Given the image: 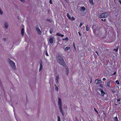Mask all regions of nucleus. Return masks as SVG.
<instances>
[{"mask_svg": "<svg viewBox=\"0 0 121 121\" xmlns=\"http://www.w3.org/2000/svg\"><path fill=\"white\" fill-rule=\"evenodd\" d=\"M94 110H95L96 112H97V111L96 110V109H95V108H94Z\"/></svg>", "mask_w": 121, "mask_h": 121, "instance_id": "nucleus-38", "label": "nucleus"}, {"mask_svg": "<svg viewBox=\"0 0 121 121\" xmlns=\"http://www.w3.org/2000/svg\"><path fill=\"white\" fill-rule=\"evenodd\" d=\"M20 1H21L22 2H25V0H20Z\"/></svg>", "mask_w": 121, "mask_h": 121, "instance_id": "nucleus-31", "label": "nucleus"}, {"mask_svg": "<svg viewBox=\"0 0 121 121\" xmlns=\"http://www.w3.org/2000/svg\"><path fill=\"white\" fill-rule=\"evenodd\" d=\"M114 121H118V119L117 117H114Z\"/></svg>", "mask_w": 121, "mask_h": 121, "instance_id": "nucleus-21", "label": "nucleus"}, {"mask_svg": "<svg viewBox=\"0 0 121 121\" xmlns=\"http://www.w3.org/2000/svg\"><path fill=\"white\" fill-rule=\"evenodd\" d=\"M108 16V13H104L100 14L99 16L100 18H106Z\"/></svg>", "mask_w": 121, "mask_h": 121, "instance_id": "nucleus-4", "label": "nucleus"}, {"mask_svg": "<svg viewBox=\"0 0 121 121\" xmlns=\"http://www.w3.org/2000/svg\"><path fill=\"white\" fill-rule=\"evenodd\" d=\"M116 73V72H115L114 73L112 74H111V75H115Z\"/></svg>", "mask_w": 121, "mask_h": 121, "instance_id": "nucleus-30", "label": "nucleus"}, {"mask_svg": "<svg viewBox=\"0 0 121 121\" xmlns=\"http://www.w3.org/2000/svg\"><path fill=\"white\" fill-rule=\"evenodd\" d=\"M70 19L72 20H74L75 18L73 17L71 18H70Z\"/></svg>", "mask_w": 121, "mask_h": 121, "instance_id": "nucleus-24", "label": "nucleus"}, {"mask_svg": "<svg viewBox=\"0 0 121 121\" xmlns=\"http://www.w3.org/2000/svg\"><path fill=\"white\" fill-rule=\"evenodd\" d=\"M54 38L53 37H51L50 38L49 40V41L50 43L52 44L53 42V39Z\"/></svg>", "mask_w": 121, "mask_h": 121, "instance_id": "nucleus-7", "label": "nucleus"}, {"mask_svg": "<svg viewBox=\"0 0 121 121\" xmlns=\"http://www.w3.org/2000/svg\"><path fill=\"white\" fill-rule=\"evenodd\" d=\"M70 49V47H66L65 49V51H67L69 49Z\"/></svg>", "mask_w": 121, "mask_h": 121, "instance_id": "nucleus-18", "label": "nucleus"}, {"mask_svg": "<svg viewBox=\"0 0 121 121\" xmlns=\"http://www.w3.org/2000/svg\"><path fill=\"white\" fill-rule=\"evenodd\" d=\"M64 39H63V40H64Z\"/></svg>", "mask_w": 121, "mask_h": 121, "instance_id": "nucleus-45", "label": "nucleus"}, {"mask_svg": "<svg viewBox=\"0 0 121 121\" xmlns=\"http://www.w3.org/2000/svg\"><path fill=\"white\" fill-rule=\"evenodd\" d=\"M100 91L101 92V95L102 96H104L105 94V93L103 92V90L101 89L100 90Z\"/></svg>", "mask_w": 121, "mask_h": 121, "instance_id": "nucleus-17", "label": "nucleus"}, {"mask_svg": "<svg viewBox=\"0 0 121 121\" xmlns=\"http://www.w3.org/2000/svg\"><path fill=\"white\" fill-rule=\"evenodd\" d=\"M99 86L101 87H103V86L102 84H100Z\"/></svg>", "mask_w": 121, "mask_h": 121, "instance_id": "nucleus-36", "label": "nucleus"}, {"mask_svg": "<svg viewBox=\"0 0 121 121\" xmlns=\"http://www.w3.org/2000/svg\"><path fill=\"white\" fill-rule=\"evenodd\" d=\"M89 1L90 3L92 5H94V3L93 2V0H89Z\"/></svg>", "mask_w": 121, "mask_h": 121, "instance_id": "nucleus-16", "label": "nucleus"}, {"mask_svg": "<svg viewBox=\"0 0 121 121\" xmlns=\"http://www.w3.org/2000/svg\"><path fill=\"white\" fill-rule=\"evenodd\" d=\"M58 121H60V118L59 117H58Z\"/></svg>", "mask_w": 121, "mask_h": 121, "instance_id": "nucleus-27", "label": "nucleus"}, {"mask_svg": "<svg viewBox=\"0 0 121 121\" xmlns=\"http://www.w3.org/2000/svg\"><path fill=\"white\" fill-rule=\"evenodd\" d=\"M120 99H117V102H118V101H120Z\"/></svg>", "mask_w": 121, "mask_h": 121, "instance_id": "nucleus-37", "label": "nucleus"}, {"mask_svg": "<svg viewBox=\"0 0 121 121\" xmlns=\"http://www.w3.org/2000/svg\"><path fill=\"white\" fill-rule=\"evenodd\" d=\"M58 105L59 107L60 111L61 112L63 116L64 115V113L62 110L61 100L60 98H59L58 101Z\"/></svg>", "mask_w": 121, "mask_h": 121, "instance_id": "nucleus-2", "label": "nucleus"}, {"mask_svg": "<svg viewBox=\"0 0 121 121\" xmlns=\"http://www.w3.org/2000/svg\"><path fill=\"white\" fill-rule=\"evenodd\" d=\"M67 16L69 18V19H70L71 17H70V16L68 13L67 14Z\"/></svg>", "mask_w": 121, "mask_h": 121, "instance_id": "nucleus-22", "label": "nucleus"}, {"mask_svg": "<svg viewBox=\"0 0 121 121\" xmlns=\"http://www.w3.org/2000/svg\"><path fill=\"white\" fill-rule=\"evenodd\" d=\"M80 10L82 13H83L86 10V9L83 7H81L80 9Z\"/></svg>", "mask_w": 121, "mask_h": 121, "instance_id": "nucleus-8", "label": "nucleus"}, {"mask_svg": "<svg viewBox=\"0 0 121 121\" xmlns=\"http://www.w3.org/2000/svg\"><path fill=\"white\" fill-rule=\"evenodd\" d=\"M35 29L36 31L38 32V34L39 35H40L42 34V32L38 26H35Z\"/></svg>", "mask_w": 121, "mask_h": 121, "instance_id": "nucleus-5", "label": "nucleus"}, {"mask_svg": "<svg viewBox=\"0 0 121 121\" xmlns=\"http://www.w3.org/2000/svg\"><path fill=\"white\" fill-rule=\"evenodd\" d=\"M73 44H74V49L75 50V49H76V47H75V44H74V43H73Z\"/></svg>", "mask_w": 121, "mask_h": 121, "instance_id": "nucleus-35", "label": "nucleus"}, {"mask_svg": "<svg viewBox=\"0 0 121 121\" xmlns=\"http://www.w3.org/2000/svg\"><path fill=\"white\" fill-rule=\"evenodd\" d=\"M56 35H57L58 36H60V34L59 33H56Z\"/></svg>", "mask_w": 121, "mask_h": 121, "instance_id": "nucleus-25", "label": "nucleus"}, {"mask_svg": "<svg viewBox=\"0 0 121 121\" xmlns=\"http://www.w3.org/2000/svg\"><path fill=\"white\" fill-rule=\"evenodd\" d=\"M8 61L12 68L14 69H16V67L15 66V64L14 62L9 59H8Z\"/></svg>", "mask_w": 121, "mask_h": 121, "instance_id": "nucleus-3", "label": "nucleus"}, {"mask_svg": "<svg viewBox=\"0 0 121 121\" xmlns=\"http://www.w3.org/2000/svg\"><path fill=\"white\" fill-rule=\"evenodd\" d=\"M116 83L118 85H119V82L118 80H116Z\"/></svg>", "mask_w": 121, "mask_h": 121, "instance_id": "nucleus-23", "label": "nucleus"}, {"mask_svg": "<svg viewBox=\"0 0 121 121\" xmlns=\"http://www.w3.org/2000/svg\"><path fill=\"white\" fill-rule=\"evenodd\" d=\"M4 26L5 28L6 29H7L9 26L8 23L7 22H5L4 23Z\"/></svg>", "mask_w": 121, "mask_h": 121, "instance_id": "nucleus-11", "label": "nucleus"}, {"mask_svg": "<svg viewBox=\"0 0 121 121\" xmlns=\"http://www.w3.org/2000/svg\"><path fill=\"white\" fill-rule=\"evenodd\" d=\"M73 45L74 46V44H73Z\"/></svg>", "mask_w": 121, "mask_h": 121, "instance_id": "nucleus-46", "label": "nucleus"}, {"mask_svg": "<svg viewBox=\"0 0 121 121\" xmlns=\"http://www.w3.org/2000/svg\"><path fill=\"white\" fill-rule=\"evenodd\" d=\"M95 52L96 53L98 54V52H97L96 51Z\"/></svg>", "mask_w": 121, "mask_h": 121, "instance_id": "nucleus-43", "label": "nucleus"}, {"mask_svg": "<svg viewBox=\"0 0 121 121\" xmlns=\"http://www.w3.org/2000/svg\"><path fill=\"white\" fill-rule=\"evenodd\" d=\"M59 78V76H57L56 78V83H58V80Z\"/></svg>", "mask_w": 121, "mask_h": 121, "instance_id": "nucleus-14", "label": "nucleus"}, {"mask_svg": "<svg viewBox=\"0 0 121 121\" xmlns=\"http://www.w3.org/2000/svg\"><path fill=\"white\" fill-rule=\"evenodd\" d=\"M55 90L57 91L58 90V87L56 85H55Z\"/></svg>", "mask_w": 121, "mask_h": 121, "instance_id": "nucleus-20", "label": "nucleus"}, {"mask_svg": "<svg viewBox=\"0 0 121 121\" xmlns=\"http://www.w3.org/2000/svg\"><path fill=\"white\" fill-rule=\"evenodd\" d=\"M100 0H98V1H99Z\"/></svg>", "mask_w": 121, "mask_h": 121, "instance_id": "nucleus-44", "label": "nucleus"}, {"mask_svg": "<svg viewBox=\"0 0 121 121\" xmlns=\"http://www.w3.org/2000/svg\"><path fill=\"white\" fill-rule=\"evenodd\" d=\"M79 35H80V36H81V34H80V33L79 32L78 33Z\"/></svg>", "mask_w": 121, "mask_h": 121, "instance_id": "nucleus-40", "label": "nucleus"}, {"mask_svg": "<svg viewBox=\"0 0 121 121\" xmlns=\"http://www.w3.org/2000/svg\"><path fill=\"white\" fill-rule=\"evenodd\" d=\"M98 27L96 25H95L92 26V28L93 30H96L97 28Z\"/></svg>", "mask_w": 121, "mask_h": 121, "instance_id": "nucleus-10", "label": "nucleus"}, {"mask_svg": "<svg viewBox=\"0 0 121 121\" xmlns=\"http://www.w3.org/2000/svg\"><path fill=\"white\" fill-rule=\"evenodd\" d=\"M40 68L39 69V71L40 72L42 70L43 68V67L42 65V61L41 60L40 61Z\"/></svg>", "mask_w": 121, "mask_h": 121, "instance_id": "nucleus-6", "label": "nucleus"}, {"mask_svg": "<svg viewBox=\"0 0 121 121\" xmlns=\"http://www.w3.org/2000/svg\"><path fill=\"white\" fill-rule=\"evenodd\" d=\"M86 30L87 31H88L89 30V27L87 25H86Z\"/></svg>", "mask_w": 121, "mask_h": 121, "instance_id": "nucleus-19", "label": "nucleus"}, {"mask_svg": "<svg viewBox=\"0 0 121 121\" xmlns=\"http://www.w3.org/2000/svg\"><path fill=\"white\" fill-rule=\"evenodd\" d=\"M111 85L112 83H111L110 81H109L107 82V86L110 87L111 86Z\"/></svg>", "mask_w": 121, "mask_h": 121, "instance_id": "nucleus-9", "label": "nucleus"}, {"mask_svg": "<svg viewBox=\"0 0 121 121\" xmlns=\"http://www.w3.org/2000/svg\"><path fill=\"white\" fill-rule=\"evenodd\" d=\"M65 71L66 74L67 75H68L69 73L68 69L67 68H66L65 69Z\"/></svg>", "mask_w": 121, "mask_h": 121, "instance_id": "nucleus-13", "label": "nucleus"}, {"mask_svg": "<svg viewBox=\"0 0 121 121\" xmlns=\"http://www.w3.org/2000/svg\"><path fill=\"white\" fill-rule=\"evenodd\" d=\"M95 82L96 84L101 83V81L100 80L96 79L95 81Z\"/></svg>", "mask_w": 121, "mask_h": 121, "instance_id": "nucleus-12", "label": "nucleus"}, {"mask_svg": "<svg viewBox=\"0 0 121 121\" xmlns=\"http://www.w3.org/2000/svg\"><path fill=\"white\" fill-rule=\"evenodd\" d=\"M52 32L53 31H52L51 30L50 31V33L51 34H52Z\"/></svg>", "mask_w": 121, "mask_h": 121, "instance_id": "nucleus-32", "label": "nucleus"}, {"mask_svg": "<svg viewBox=\"0 0 121 121\" xmlns=\"http://www.w3.org/2000/svg\"><path fill=\"white\" fill-rule=\"evenodd\" d=\"M83 25V24L81 23H80V25H79V27L80 28H81V27L82 26V25Z\"/></svg>", "mask_w": 121, "mask_h": 121, "instance_id": "nucleus-26", "label": "nucleus"}, {"mask_svg": "<svg viewBox=\"0 0 121 121\" xmlns=\"http://www.w3.org/2000/svg\"><path fill=\"white\" fill-rule=\"evenodd\" d=\"M65 39L66 40H67L68 39V38H67Z\"/></svg>", "mask_w": 121, "mask_h": 121, "instance_id": "nucleus-42", "label": "nucleus"}, {"mask_svg": "<svg viewBox=\"0 0 121 121\" xmlns=\"http://www.w3.org/2000/svg\"><path fill=\"white\" fill-rule=\"evenodd\" d=\"M50 3L51 4L52 3V2H51V0H50Z\"/></svg>", "mask_w": 121, "mask_h": 121, "instance_id": "nucleus-41", "label": "nucleus"}, {"mask_svg": "<svg viewBox=\"0 0 121 121\" xmlns=\"http://www.w3.org/2000/svg\"><path fill=\"white\" fill-rule=\"evenodd\" d=\"M103 81H105L106 80V78H103Z\"/></svg>", "mask_w": 121, "mask_h": 121, "instance_id": "nucleus-34", "label": "nucleus"}, {"mask_svg": "<svg viewBox=\"0 0 121 121\" xmlns=\"http://www.w3.org/2000/svg\"><path fill=\"white\" fill-rule=\"evenodd\" d=\"M114 51H115L116 52H117L118 51V49H115L114 50Z\"/></svg>", "mask_w": 121, "mask_h": 121, "instance_id": "nucleus-29", "label": "nucleus"}, {"mask_svg": "<svg viewBox=\"0 0 121 121\" xmlns=\"http://www.w3.org/2000/svg\"><path fill=\"white\" fill-rule=\"evenodd\" d=\"M24 29L23 28H22L21 30V34L22 35H24Z\"/></svg>", "mask_w": 121, "mask_h": 121, "instance_id": "nucleus-15", "label": "nucleus"}, {"mask_svg": "<svg viewBox=\"0 0 121 121\" xmlns=\"http://www.w3.org/2000/svg\"><path fill=\"white\" fill-rule=\"evenodd\" d=\"M60 36H61L62 37H63L64 36V35H62V34H60Z\"/></svg>", "mask_w": 121, "mask_h": 121, "instance_id": "nucleus-33", "label": "nucleus"}, {"mask_svg": "<svg viewBox=\"0 0 121 121\" xmlns=\"http://www.w3.org/2000/svg\"><path fill=\"white\" fill-rule=\"evenodd\" d=\"M45 54H46V55L47 56H48V53H47V51H46V52H45Z\"/></svg>", "mask_w": 121, "mask_h": 121, "instance_id": "nucleus-28", "label": "nucleus"}, {"mask_svg": "<svg viewBox=\"0 0 121 121\" xmlns=\"http://www.w3.org/2000/svg\"><path fill=\"white\" fill-rule=\"evenodd\" d=\"M57 60L58 63L60 65L64 66L65 63L62 56H58L57 57Z\"/></svg>", "mask_w": 121, "mask_h": 121, "instance_id": "nucleus-1", "label": "nucleus"}, {"mask_svg": "<svg viewBox=\"0 0 121 121\" xmlns=\"http://www.w3.org/2000/svg\"><path fill=\"white\" fill-rule=\"evenodd\" d=\"M101 20L102 21H105V19H102Z\"/></svg>", "mask_w": 121, "mask_h": 121, "instance_id": "nucleus-39", "label": "nucleus"}]
</instances>
